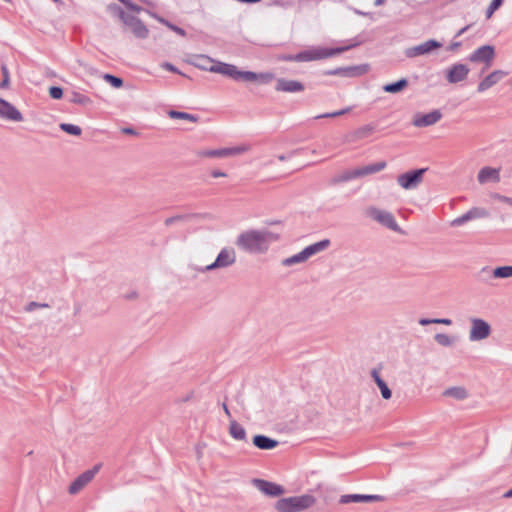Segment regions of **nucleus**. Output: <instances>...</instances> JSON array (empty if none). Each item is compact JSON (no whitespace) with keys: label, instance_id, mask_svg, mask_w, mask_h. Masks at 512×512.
I'll list each match as a JSON object with an SVG mask.
<instances>
[{"label":"nucleus","instance_id":"f257e3e1","mask_svg":"<svg viewBox=\"0 0 512 512\" xmlns=\"http://www.w3.org/2000/svg\"><path fill=\"white\" fill-rule=\"evenodd\" d=\"M278 239V235L271 232H261L256 230L246 231L239 235L236 244L239 248L252 252L261 253L267 250L271 241Z\"/></svg>","mask_w":512,"mask_h":512},{"label":"nucleus","instance_id":"f03ea898","mask_svg":"<svg viewBox=\"0 0 512 512\" xmlns=\"http://www.w3.org/2000/svg\"><path fill=\"white\" fill-rule=\"evenodd\" d=\"M202 67L211 72L226 75L235 80H243L246 82L261 81L263 83L270 82L274 76L271 73L256 74L250 71H239L236 66L226 63H216L211 66L202 65Z\"/></svg>","mask_w":512,"mask_h":512},{"label":"nucleus","instance_id":"7ed1b4c3","mask_svg":"<svg viewBox=\"0 0 512 512\" xmlns=\"http://www.w3.org/2000/svg\"><path fill=\"white\" fill-rule=\"evenodd\" d=\"M315 502V497L308 494L287 497L276 502V509L279 512H301L313 506Z\"/></svg>","mask_w":512,"mask_h":512},{"label":"nucleus","instance_id":"20e7f679","mask_svg":"<svg viewBox=\"0 0 512 512\" xmlns=\"http://www.w3.org/2000/svg\"><path fill=\"white\" fill-rule=\"evenodd\" d=\"M329 244H330V241L328 239L314 243V244L306 247L300 253L285 259L283 261V264L286 266H290V265H293L296 263L304 262L308 258H310L312 255L317 254V253L323 251L324 249H326L329 246Z\"/></svg>","mask_w":512,"mask_h":512},{"label":"nucleus","instance_id":"39448f33","mask_svg":"<svg viewBox=\"0 0 512 512\" xmlns=\"http://www.w3.org/2000/svg\"><path fill=\"white\" fill-rule=\"evenodd\" d=\"M249 150V147L246 145L229 147V148H221V149H213V150H203L199 152L200 157L206 158H226L231 156H237L243 154Z\"/></svg>","mask_w":512,"mask_h":512},{"label":"nucleus","instance_id":"423d86ee","mask_svg":"<svg viewBox=\"0 0 512 512\" xmlns=\"http://www.w3.org/2000/svg\"><path fill=\"white\" fill-rule=\"evenodd\" d=\"M426 170V168H422L403 173L398 176L397 182L403 189H414L423 181Z\"/></svg>","mask_w":512,"mask_h":512},{"label":"nucleus","instance_id":"0eeeda50","mask_svg":"<svg viewBox=\"0 0 512 512\" xmlns=\"http://www.w3.org/2000/svg\"><path fill=\"white\" fill-rule=\"evenodd\" d=\"M366 214L375 221L388 227L391 230H399L398 224L396 223L394 216L390 212L380 210L375 207H370L366 210Z\"/></svg>","mask_w":512,"mask_h":512},{"label":"nucleus","instance_id":"6e6552de","mask_svg":"<svg viewBox=\"0 0 512 512\" xmlns=\"http://www.w3.org/2000/svg\"><path fill=\"white\" fill-rule=\"evenodd\" d=\"M491 333L490 325L479 318L471 320L470 340L478 341L487 338Z\"/></svg>","mask_w":512,"mask_h":512},{"label":"nucleus","instance_id":"1a4fd4ad","mask_svg":"<svg viewBox=\"0 0 512 512\" xmlns=\"http://www.w3.org/2000/svg\"><path fill=\"white\" fill-rule=\"evenodd\" d=\"M495 57L494 48L490 45H484L476 49L469 57L471 62H483L490 67Z\"/></svg>","mask_w":512,"mask_h":512},{"label":"nucleus","instance_id":"9d476101","mask_svg":"<svg viewBox=\"0 0 512 512\" xmlns=\"http://www.w3.org/2000/svg\"><path fill=\"white\" fill-rule=\"evenodd\" d=\"M0 118L12 122L23 120L21 112L13 104L2 98H0Z\"/></svg>","mask_w":512,"mask_h":512},{"label":"nucleus","instance_id":"9b49d317","mask_svg":"<svg viewBox=\"0 0 512 512\" xmlns=\"http://www.w3.org/2000/svg\"><path fill=\"white\" fill-rule=\"evenodd\" d=\"M470 72V69L465 64H454L446 71V78L449 83H458L465 80Z\"/></svg>","mask_w":512,"mask_h":512},{"label":"nucleus","instance_id":"f8f14e48","mask_svg":"<svg viewBox=\"0 0 512 512\" xmlns=\"http://www.w3.org/2000/svg\"><path fill=\"white\" fill-rule=\"evenodd\" d=\"M442 45L436 40H428L420 45L408 48L406 55L410 58L417 57L420 55L428 54L431 51L440 48Z\"/></svg>","mask_w":512,"mask_h":512},{"label":"nucleus","instance_id":"ddd939ff","mask_svg":"<svg viewBox=\"0 0 512 512\" xmlns=\"http://www.w3.org/2000/svg\"><path fill=\"white\" fill-rule=\"evenodd\" d=\"M442 117V114L438 110H434L427 114H416L413 117L412 124L415 127H427L437 123Z\"/></svg>","mask_w":512,"mask_h":512},{"label":"nucleus","instance_id":"4468645a","mask_svg":"<svg viewBox=\"0 0 512 512\" xmlns=\"http://www.w3.org/2000/svg\"><path fill=\"white\" fill-rule=\"evenodd\" d=\"M98 472V467H94L92 470H88L78 476L70 485L69 492L71 494H76L80 490H82L95 476Z\"/></svg>","mask_w":512,"mask_h":512},{"label":"nucleus","instance_id":"2eb2a0df","mask_svg":"<svg viewBox=\"0 0 512 512\" xmlns=\"http://www.w3.org/2000/svg\"><path fill=\"white\" fill-rule=\"evenodd\" d=\"M120 17L123 22L129 27V29L138 38H145L148 35V30L145 25L134 17H128L123 12L120 13Z\"/></svg>","mask_w":512,"mask_h":512},{"label":"nucleus","instance_id":"dca6fc26","mask_svg":"<svg viewBox=\"0 0 512 512\" xmlns=\"http://www.w3.org/2000/svg\"><path fill=\"white\" fill-rule=\"evenodd\" d=\"M236 256L232 249H223L217 256L216 260L206 267L207 270L226 267L235 262Z\"/></svg>","mask_w":512,"mask_h":512},{"label":"nucleus","instance_id":"f3484780","mask_svg":"<svg viewBox=\"0 0 512 512\" xmlns=\"http://www.w3.org/2000/svg\"><path fill=\"white\" fill-rule=\"evenodd\" d=\"M508 72L503 70H495L486 76L477 87L478 92H484L497 84L502 78L506 77Z\"/></svg>","mask_w":512,"mask_h":512},{"label":"nucleus","instance_id":"a211bd4d","mask_svg":"<svg viewBox=\"0 0 512 512\" xmlns=\"http://www.w3.org/2000/svg\"><path fill=\"white\" fill-rule=\"evenodd\" d=\"M385 167H386V162H384V161L377 162V163L367 165L362 168H358V169L354 170L347 177H345V179L362 177V176H366L369 174L377 173V172L384 170Z\"/></svg>","mask_w":512,"mask_h":512},{"label":"nucleus","instance_id":"6ab92c4d","mask_svg":"<svg viewBox=\"0 0 512 512\" xmlns=\"http://www.w3.org/2000/svg\"><path fill=\"white\" fill-rule=\"evenodd\" d=\"M275 89L279 92L295 93L304 90V85L296 80L278 79Z\"/></svg>","mask_w":512,"mask_h":512},{"label":"nucleus","instance_id":"aec40b11","mask_svg":"<svg viewBox=\"0 0 512 512\" xmlns=\"http://www.w3.org/2000/svg\"><path fill=\"white\" fill-rule=\"evenodd\" d=\"M477 180L480 184H485L487 182L497 183L500 181V169L488 166L483 167L478 172Z\"/></svg>","mask_w":512,"mask_h":512},{"label":"nucleus","instance_id":"412c9836","mask_svg":"<svg viewBox=\"0 0 512 512\" xmlns=\"http://www.w3.org/2000/svg\"><path fill=\"white\" fill-rule=\"evenodd\" d=\"M383 500L384 498L380 495L348 494L341 496L340 503L348 504L351 502H375Z\"/></svg>","mask_w":512,"mask_h":512},{"label":"nucleus","instance_id":"4be33fe9","mask_svg":"<svg viewBox=\"0 0 512 512\" xmlns=\"http://www.w3.org/2000/svg\"><path fill=\"white\" fill-rule=\"evenodd\" d=\"M374 131L375 128L373 125H364L349 133L346 136V139L348 142H356L371 136L374 133Z\"/></svg>","mask_w":512,"mask_h":512},{"label":"nucleus","instance_id":"5701e85b","mask_svg":"<svg viewBox=\"0 0 512 512\" xmlns=\"http://www.w3.org/2000/svg\"><path fill=\"white\" fill-rule=\"evenodd\" d=\"M257 487L261 492L269 496H280L284 493V489L282 486L265 481V480H257Z\"/></svg>","mask_w":512,"mask_h":512},{"label":"nucleus","instance_id":"b1692460","mask_svg":"<svg viewBox=\"0 0 512 512\" xmlns=\"http://www.w3.org/2000/svg\"><path fill=\"white\" fill-rule=\"evenodd\" d=\"M346 48H322L317 47L311 49L312 56L314 57V60H320L332 57L334 55L340 54L343 51H345Z\"/></svg>","mask_w":512,"mask_h":512},{"label":"nucleus","instance_id":"393cba45","mask_svg":"<svg viewBox=\"0 0 512 512\" xmlns=\"http://www.w3.org/2000/svg\"><path fill=\"white\" fill-rule=\"evenodd\" d=\"M253 444L261 450H272L278 446V442L264 435L253 437Z\"/></svg>","mask_w":512,"mask_h":512},{"label":"nucleus","instance_id":"a878e982","mask_svg":"<svg viewBox=\"0 0 512 512\" xmlns=\"http://www.w3.org/2000/svg\"><path fill=\"white\" fill-rule=\"evenodd\" d=\"M371 375H372L375 383L379 387L383 399L389 400L392 396V392L389 389V387L387 386V384L384 382V380L380 377L379 370L373 369L371 372Z\"/></svg>","mask_w":512,"mask_h":512},{"label":"nucleus","instance_id":"bb28decb","mask_svg":"<svg viewBox=\"0 0 512 512\" xmlns=\"http://www.w3.org/2000/svg\"><path fill=\"white\" fill-rule=\"evenodd\" d=\"M230 436L238 441H245L247 439L246 430L235 420H231L229 424Z\"/></svg>","mask_w":512,"mask_h":512},{"label":"nucleus","instance_id":"cd10ccee","mask_svg":"<svg viewBox=\"0 0 512 512\" xmlns=\"http://www.w3.org/2000/svg\"><path fill=\"white\" fill-rule=\"evenodd\" d=\"M408 83L406 79H401L395 83L387 84L383 87V90L387 93H398L407 87Z\"/></svg>","mask_w":512,"mask_h":512},{"label":"nucleus","instance_id":"c85d7f7f","mask_svg":"<svg viewBox=\"0 0 512 512\" xmlns=\"http://www.w3.org/2000/svg\"><path fill=\"white\" fill-rule=\"evenodd\" d=\"M445 396L454 397L458 400L465 399L467 397V392L464 388L461 387H453L444 391Z\"/></svg>","mask_w":512,"mask_h":512},{"label":"nucleus","instance_id":"c756f323","mask_svg":"<svg viewBox=\"0 0 512 512\" xmlns=\"http://www.w3.org/2000/svg\"><path fill=\"white\" fill-rule=\"evenodd\" d=\"M70 101L79 105H88L92 102L88 96L76 91L71 93Z\"/></svg>","mask_w":512,"mask_h":512},{"label":"nucleus","instance_id":"7c9ffc66","mask_svg":"<svg viewBox=\"0 0 512 512\" xmlns=\"http://www.w3.org/2000/svg\"><path fill=\"white\" fill-rule=\"evenodd\" d=\"M495 278H510L512 277V266L497 267L493 271Z\"/></svg>","mask_w":512,"mask_h":512},{"label":"nucleus","instance_id":"2f4dec72","mask_svg":"<svg viewBox=\"0 0 512 512\" xmlns=\"http://www.w3.org/2000/svg\"><path fill=\"white\" fill-rule=\"evenodd\" d=\"M470 220L484 218L489 215L488 211L484 208L474 207L470 209L468 212Z\"/></svg>","mask_w":512,"mask_h":512},{"label":"nucleus","instance_id":"473e14b6","mask_svg":"<svg viewBox=\"0 0 512 512\" xmlns=\"http://www.w3.org/2000/svg\"><path fill=\"white\" fill-rule=\"evenodd\" d=\"M60 128L64 132L71 134V135H75V136L81 135V132H82V130L79 126L73 125V124H68V123L60 124Z\"/></svg>","mask_w":512,"mask_h":512},{"label":"nucleus","instance_id":"72a5a7b5","mask_svg":"<svg viewBox=\"0 0 512 512\" xmlns=\"http://www.w3.org/2000/svg\"><path fill=\"white\" fill-rule=\"evenodd\" d=\"M288 59L293 60V61H299V62L314 61V57L312 56L311 49L303 51V52L297 54L296 56L289 57Z\"/></svg>","mask_w":512,"mask_h":512},{"label":"nucleus","instance_id":"f704fd0d","mask_svg":"<svg viewBox=\"0 0 512 512\" xmlns=\"http://www.w3.org/2000/svg\"><path fill=\"white\" fill-rule=\"evenodd\" d=\"M168 114L171 118L184 119V120H189L192 122L197 121V117H195L192 114L185 113V112H178V111L171 110Z\"/></svg>","mask_w":512,"mask_h":512},{"label":"nucleus","instance_id":"c9c22d12","mask_svg":"<svg viewBox=\"0 0 512 512\" xmlns=\"http://www.w3.org/2000/svg\"><path fill=\"white\" fill-rule=\"evenodd\" d=\"M2 74H3V80L0 82V88L6 89L10 85V76L9 71L6 65L1 66Z\"/></svg>","mask_w":512,"mask_h":512},{"label":"nucleus","instance_id":"e433bc0d","mask_svg":"<svg viewBox=\"0 0 512 512\" xmlns=\"http://www.w3.org/2000/svg\"><path fill=\"white\" fill-rule=\"evenodd\" d=\"M503 0H493L486 10V18L492 17L494 12L502 5Z\"/></svg>","mask_w":512,"mask_h":512},{"label":"nucleus","instance_id":"4c0bfd02","mask_svg":"<svg viewBox=\"0 0 512 512\" xmlns=\"http://www.w3.org/2000/svg\"><path fill=\"white\" fill-rule=\"evenodd\" d=\"M104 79L115 88H120L123 85V81L121 78H118L110 74H105Z\"/></svg>","mask_w":512,"mask_h":512},{"label":"nucleus","instance_id":"58836bf2","mask_svg":"<svg viewBox=\"0 0 512 512\" xmlns=\"http://www.w3.org/2000/svg\"><path fill=\"white\" fill-rule=\"evenodd\" d=\"M435 339L436 341L440 344V345H443V346H448L451 344V339L448 335L446 334H436L435 336Z\"/></svg>","mask_w":512,"mask_h":512},{"label":"nucleus","instance_id":"ea45409f","mask_svg":"<svg viewBox=\"0 0 512 512\" xmlns=\"http://www.w3.org/2000/svg\"><path fill=\"white\" fill-rule=\"evenodd\" d=\"M49 95L53 99H60L63 96V90L60 87H50L49 89Z\"/></svg>","mask_w":512,"mask_h":512},{"label":"nucleus","instance_id":"a19ab883","mask_svg":"<svg viewBox=\"0 0 512 512\" xmlns=\"http://www.w3.org/2000/svg\"><path fill=\"white\" fill-rule=\"evenodd\" d=\"M467 221H470V218H469L468 213H465L462 216L453 219L451 221V225L452 226H460V225L466 223Z\"/></svg>","mask_w":512,"mask_h":512},{"label":"nucleus","instance_id":"79ce46f5","mask_svg":"<svg viewBox=\"0 0 512 512\" xmlns=\"http://www.w3.org/2000/svg\"><path fill=\"white\" fill-rule=\"evenodd\" d=\"M349 111H350V108H346V109H343L341 111H337V112H333V113L322 115L321 117H337V116H341V115H343L345 113H348Z\"/></svg>","mask_w":512,"mask_h":512},{"label":"nucleus","instance_id":"37998d69","mask_svg":"<svg viewBox=\"0 0 512 512\" xmlns=\"http://www.w3.org/2000/svg\"><path fill=\"white\" fill-rule=\"evenodd\" d=\"M433 323H435V324L451 325L452 321L450 319H433Z\"/></svg>","mask_w":512,"mask_h":512},{"label":"nucleus","instance_id":"c03bdc74","mask_svg":"<svg viewBox=\"0 0 512 512\" xmlns=\"http://www.w3.org/2000/svg\"><path fill=\"white\" fill-rule=\"evenodd\" d=\"M173 31H175L177 34L181 35V36H184L185 35V32L182 28H179L177 26H174V25H168Z\"/></svg>","mask_w":512,"mask_h":512},{"label":"nucleus","instance_id":"a18cd8bd","mask_svg":"<svg viewBox=\"0 0 512 512\" xmlns=\"http://www.w3.org/2000/svg\"><path fill=\"white\" fill-rule=\"evenodd\" d=\"M180 219H181V217H179V216H177V217L167 218V219L165 220V225H166V226H169V225H171L172 223H174L175 221L180 220Z\"/></svg>","mask_w":512,"mask_h":512},{"label":"nucleus","instance_id":"49530a36","mask_svg":"<svg viewBox=\"0 0 512 512\" xmlns=\"http://www.w3.org/2000/svg\"><path fill=\"white\" fill-rule=\"evenodd\" d=\"M492 197L496 200H499L501 202H504L505 203V199H509V197H506V196H503V195H500V194H493Z\"/></svg>","mask_w":512,"mask_h":512},{"label":"nucleus","instance_id":"de8ad7c7","mask_svg":"<svg viewBox=\"0 0 512 512\" xmlns=\"http://www.w3.org/2000/svg\"><path fill=\"white\" fill-rule=\"evenodd\" d=\"M211 175L214 178L226 177V173L221 172V171H213Z\"/></svg>","mask_w":512,"mask_h":512},{"label":"nucleus","instance_id":"09e8293b","mask_svg":"<svg viewBox=\"0 0 512 512\" xmlns=\"http://www.w3.org/2000/svg\"><path fill=\"white\" fill-rule=\"evenodd\" d=\"M419 323H420L421 325L425 326V325H428V324H432V323H433V319H431V320H429V319H421V320L419 321Z\"/></svg>","mask_w":512,"mask_h":512},{"label":"nucleus","instance_id":"8fccbe9b","mask_svg":"<svg viewBox=\"0 0 512 512\" xmlns=\"http://www.w3.org/2000/svg\"><path fill=\"white\" fill-rule=\"evenodd\" d=\"M354 70H359V73H365V72H367V70H368V66H367V65H364V66H362V67L354 68Z\"/></svg>","mask_w":512,"mask_h":512},{"label":"nucleus","instance_id":"3c124183","mask_svg":"<svg viewBox=\"0 0 512 512\" xmlns=\"http://www.w3.org/2000/svg\"><path fill=\"white\" fill-rule=\"evenodd\" d=\"M36 307H47V305H39V304H37V303H35V302H32V303H30V305H29V308H28V309H29V310H32V308H36Z\"/></svg>","mask_w":512,"mask_h":512},{"label":"nucleus","instance_id":"603ef678","mask_svg":"<svg viewBox=\"0 0 512 512\" xmlns=\"http://www.w3.org/2000/svg\"><path fill=\"white\" fill-rule=\"evenodd\" d=\"M164 67L167 69V70H170V71H173V72H176V69L173 65L167 63L164 65Z\"/></svg>","mask_w":512,"mask_h":512},{"label":"nucleus","instance_id":"864d4df0","mask_svg":"<svg viewBox=\"0 0 512 512\" xmlns=\"http://www.w3.org/2000/svg\"><path fill=\"white\" fill-rule=\"evenodd\" d=\"M223 409H224L225 414H226L228 417H231V413H230V411H229V409H228V407H227V405H226V404H223Z\"/></svg>","mask_w":512,"mask_h":512},{"label":"nucleus","instance_id":"5fc2aeb1","mask_svg":"<svg viewBox=\"0 0 512 512\" xmlns=\"http://www.w3.org/2000/svg\"><path fill=\"white\" fill-rule=\"evenodd\" d=\"M505 497L512 498V488L506 492Z\"/></svg>","mask_w":512,"mask_h":512},{"label":"nucleus","instance_id":"6e6d98bb","mask_svg":"<svg viewBox=\"0 0 512 512\" xmlns=\"http://www.w3.org/2000/svg\"><path fill=\"white\" fill-rule=\"evenodd\" d=\"M505 203L512 207V198L509 197V199H505Z\"/></svg>","mask_w":512,"mask_h":512},{"label":"nucleus","instance_id":"4d7b16f0","mask_svg":"<svg viewBox=\"0 0 512 512\" xmlns=\"http://www.w3.org/2000/svg\"><path fill=\"white\" fill-rule=\"evenodd\" d=\"M340 71H341V70H340V69H338V70H335V71H333V72H329L328 74H334V75H336V74H339V73H340Z\"/></svg>","mask_w":512,"mask_h":512},{"label":"nucleus","instance_id":"13d9d810","mask_svg":"<svg viewBox=\"0 0 512 512\" xmlns=\"http://www.w3.org/2000/svg\"><path fill=\"white\" fill-rule=\"evenodd\" d=\"M124 132L128 133V134H133L134 133L132 129H125Z\"/></svg>","mask_w":512,"mask_h":512},{"label":"nucleus","instance_id":"bf43d9fd","mask_svg":"<svg viewBox=\"0 0 512 512\" xmlns=\"http://www.w3.org/2000/svg\"><path fill=\"white\" fill-rule=\"evenodd\" d=\"M384 2V0H376L375 5H381Z\"/></svg>","mask_w":512,"mask_h":512},{"label":"nucleus","instance_id":"052dcab7","mask_svg":"<svg viewBox=\"0 0 512 512\" xmlns=\"http://www.w3.org/2000/svg\"><path fill=\"white\" fill-rule=\"evenodd\" d=\"M278 159L280 161H284V160H286V157L284 155H280V156H278Z\"/></svg>","mask_w":512,"mask_h":512},{"label":"nucleus","instance_id":"680f3d73","mask_svg":"<svg viewBox=\"0 0 512 512\" xmlns=\"http://www.w3.org/2000/svg\"><path fill=\"white\" fill-rule=\"evenodd\" d=\"M466 27L465 28H462V30L459 32V34H462L464 31H466Z\"/></svg>","mask_w":512,"mask_h":512},{"label":"nucleus","instance_id":"e2e57ef3","mask_svg":"<svg viewBox=\"0 0 512 512\" xmlns=\"http://www.w3.org/2000/svg\"><path fill=\"white\" fill-rule=\"evenodd\" d=\"M458 46H459V44H458V43H456V44H454V46H453V47H454V48H457Z\"/></svg>","mask_w":512,"mask_h":512},{"label":"nucleus","instance_id":"0e129e2a","mask_svg":"<svg viewBox=\"0 0 512 512\" xmlns=\"http://www.w3.org/2000/svg\"><path fill=\"white\" fill-rule=\"evenodd\" d=\"M55 2H58L59 0H54Z\"/></svg>","mask_w":512,"mask_h":512}]
</instances>
